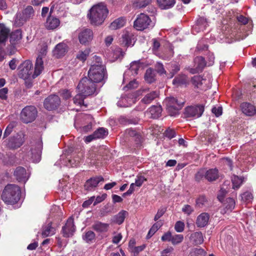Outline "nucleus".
I'll return each mask as SVG.
<instances>
[{
  "mask_svg": "<svg viewBox=\"0 0 256 256\" xmlns=\"http://www.w3.org/2000/svg\"><path fill=\"white\" fill-rule=\"evenodd\" d=\"M108 10L103 2L94 6L89 10L88 16L90 22L94 25L101 24L108 14Z\"/></svg>",
  "mask_w": 256,
  "mask_h": 256,
  "instance_id": "f257e3e1",
  "label": "nucleus"
},
{
  "mask_svg": "<svg viewBox=\"0 0 256 256\" xmlns=\"http://www.w3.org/2000/svg\"><path fill=\"white\" fill-rule=\"evenodd\" d=\"M21 194L20 188L14 184H8L4 188L1 198L7 204H14L18 202Z\"/></svg>",
  "mask_w": 256,
  "mask_h": 256,
  "instance_id": "f03ea898",
  "label": "nucleus"
},
{
  "mask_svg": "<svg viewBox=\"0 0 256 256\" xmlns=\"http://www.w3.org/2000/svg\"><path fill=\"white\" fill-rule=\"evenodd\" d=\"M93 118L90 114H80L76 116L74 121L75 128L82 133H86L92 130Z\"/></svg>",
  "mask_w": 256,
  "mask_h": 256,
  "instance_id": "7ed1b4c3",
  "label": "nucleus"
},
{
  "mask_svg": "<svg viewBox=\"0 0 256 256\" xmlns=\"http://www.w3.org/2000/svg\"><path fill=\"white\" fill-rule=\"evenodd\" d=\"M220 176L219 171L216 168H212L207 170L202 168L195 175V178L197 181H200L203 178L209 182L216 180Z\"/></svg>",
  "mask_w": 256,
  "mask_h": 256,
  "instance_id": "20e7f679",
  "label": "nucleus"
},
{
  "mask_svg": "<svg viewBox=\"0 0 256 256\" xmlns=\"http://www.w3.org/2000/svg\"><path fill=\"white\" fill-rule=\"evenodd\" d=\"M106 68L104 66L101 64L92 65L88 73L90 80L95 83L101 82L104 80Z\"/></svg>",
  "mask_w": 256,
  "mask_h": 256,
  "instance_id": "39448f33",
  "label": "nucleus"
},
{
  "mask_svg": "<svg viewBox=\"0 0 256 256\" xmlns=\"http://www.w3.org/2000/svg\"><path fill=\"white\" fill-rule=\"evenodd\" d=\"M164 104L166 106V110L170 116H176L179 114V110L183 106L184 102H178L174 97L166 98Z\"/></svg>",
  "mask_w": 256,
  "mask_h": 256,
  "instance_id": "423d86ee",
  "label": "nucleus"
},
{
  "mask_svg": "<svg viewBox=\"0 0 256 256\" xmlns=\"http://www.w3.org/2000/svg\"><path fill=\"white\" fill-rule=\"evenodd\" d=\"M77 88L78 92L88 96L94 94L96 90V83L87 78H84L80 80Z\"/></svg>",
  "mask_w": 256,
  "mask_h": 256,
  "instance_id": "0eeeda50",
  "label": "nucleus"
},
{
  "mask_svg": "<svg viewBox=\"0 0 256 256\" xmlns=\"http://www.w3.org/2000/svg\"><path fill=\"white\" fill-rule=\"evenodd\" d=\"M32 64L30 60L22 62L18 66V76L24 80H32Z\"/></svg>",
  "mask_w": 256,
  "mask_h": 256,
  "instance_id": "6e6552de",
  "label": "nucleus"
},
{
  "mask_svg": "<svg viewBox=\"0 0 256 256\" xmlns=\"http://www.w3.org/2000/svg\"><path fill=\"white\" fill-rule=\"evenodd\" d=\"M150 18L146 14L141 13L134 20V26L138 30H143L144 29L152 28L154 26Z\"/></svg>",
  "mask_w": 256,
  "mask_h": 256,
  "instance_id": "1a4fd4ad",
  "label": "nucleus"
},
{
  "mask_svg": "<svg viewBox=\"0 0 256 256\" xmlns=\"http://www.w3.org/2000/svg\"><path fill=\"white\" fill-rule=\"evenodd\" d=\"M42 150V142L41 140H38L36 142H32L31 145L30 152H28V156L32 162H38L41 159V154Z\"/></svg>",
  "mask_w": 256,
  "mask_h": 256,
  "instance_id": "9d476101",
  "label": "nucleus"
},
{
  "mask_svg": "<svg viewBox=\"0 0 256 256\" xmlns=\"http://www.w3.org/2000/svg\"><path fill=\"white\" fill-rule=\"evenodd\" d=\"M37 113V110L35 106H26L21 112L20 119L24 123L31 122L36 119Z\"/></svg>",
  "mask_w": 256,
  "mask_h": 256,
  "instance_id": "9b49d317",
  "label": "nucleus"
},
{
  "mask_svg": "<svg viewBox=\"0 0 256 256\" xmlns=\"http://www.w3.org/2000/svg\"><path fill=\"white\" fill-rule=\"evenodd\" d=\"M204 110L203 104L191 106L185 108L184 114L186 118H196L200 117Z\"/></svg>",
  "mask_w": 256,
  "mask_h": 256,
  "instance_id": "f8f14e48",
  "label": "nucleus"
},
{
  "mask_svg": "<svg viewBox=\"0 0 256 256\" xmlns=\"http://www.w3.org/2000/svg\"><path fill=\"white\" fill-rule=\"evenodd\" d=\"M81 156L82 154L80 156L76 155L72 158V157L66 158L64 154H62L60 156V160L56 163V165H58L60 166H77L80 162Z\"/></svg>",
  "mask_w": 256,
  "mask_h": 256,
  "instance_id": "ddd939ff",
  "label": "nucleus"
},
{
  "mask_svg": "<svg viewBox=\"0 0 256 256\" xmlns=\"http://www.w3.org/2000/svg\"><path fill=\"white\" fill-rule=\"evenodd\" d=\"M24 140V134L20 132L16 136L10 137L6 142V145L10 149H16L22 146Z\"/></svg>",
  "mask_w": 256,
  "mask_h": 256,
  "instance_id": "4468645a",
  "label": "nucleus"
},
{
  "mask_svg": "<svg viewBox=\"0 0 256 256\" xmlns=\"http://www.w3.org/2000/svg\"><path fill=\"white\" fill-rule=\"evenodd\" d=\"M60 102V100L58 96L54 94L50 96L45 99L44 105L47 110H52L56 108L59 106Z\"/></svg>",
  "mask_w": 256,
  "mask_h": 256,
  "instance_id": "2eb2a0df",
  "label": "nucleus"
},
{
  "mask_svg": "<svg viewBox=\"0 0 256 256\" xmlns=\"http://www.w3.org/2000/svg\"><path fill=\"white\" fill-rule=\"evenodd\" d=\"M76 230L74 218L72 217L68 218L62 228L63 235L66 238L72 236Z\"/></svg>",
  "mask_w": 256,
  "mask_h": 256,
  "instance_id": "dca6fc26",
  "label": "nucleus"
},
{
  "mask_svg": "<svg viewBox=\"0 0 256 256\" xmlns=\"http://www.w3.org/2000/svg\"><path fill=\"white\" fill-rule=\"evenodd\" d=\"M194 62L195 68H191L190 70V72L192 74L201 72L206 66L204 58L202 56L196 57L194 59Z\"/></svg>",
  "mask_w": 256,
  "mask_h": 256,
  "instance_id": "f3484780",
  "label": "nucleus"
},
{
  "mask_svg": "<svg viewBox=\"0 0 256 256\" xmlns=\"http://www.w3.org/2000/svg\"><path fill=\"white\" fill-rule=\"evenodd\" d=\"M240 108L242 112L246 116H252L256 114V106L250 102L242 103Z\"/></svg>",
  "mask_w": 256,
  "mask_h": 256,
  "instance_id": "a211bd4d",
  "label": "nucleus"
},
{
  "mask_svg": "<svg viewBox=\"0 0 256 256\" xmlns=\"http://www.w3.org/2000/svg\"><path fill=\"white\" fill-rule=\"evenodd\" d=\"M140 67V61H134L130 63V68L124 74V81L128 79L130 75L134 76L138 74V70Z\"/></svg>",
  "mask_w": 256,
  "mask_h": 256,
  "instance_id": "6ab92c4d",
  "label": "nucleus"
},
{
  "mask_svg": "<svg viewBox=\"0 0 256 256\" xmlns=\"http://www.w3.org/2000/svg\"><path fill=\"white\" fill-rule=\"evenodd\" d=\"M60 20L56 17L50 15L48 16L44 26L47 30H54L57 28L60 25Z\"/></svg>",
  "mask_w": 256,
  "mask_h": 256,
  "instance_id": "aec40b11",
  "label": "nucleus"
},
{
  "mask_svg": "<svg viewBox=\"0 0 256 256\" xmlns=\"http://www.w3.org/2000/svg\"><path fill=\"white\" fill-rule=\"evenodd\" d=\"M208 26L207 20L203 17L198 18L196 24L193 26L192 32L194 34L198 33L201 31L204 30Z\"/></svg>",
  "mask_w": 256,
  "mask_h": 256,
  "instance_id": "412c9836",
  "label": "nucleus"
},
{
  "mask_svg": "<svg viewBox=\"0 0 256 256\" xmlns=\"http://www.w3.org/2000/svg\"><path fill=\"white\" fill-rule=\"evenodd\" d=\"M93 38V32L90 29L83 30L78 34V39L82 44H86L90 42Z\"/></svg>",
  "mask_w": 256,
  "mask_h": 256,
  "instance_id": "4be33fe9",
  "label": "nucleus"
},
{
  "mask_svg": "<svg viewBox=\"0 0 256 256\" xmlns=\"http://www.w3.org/2000/svg\"><path fill=\"white\" fill-rule=\"evenodd\" d=\"M14 176L19 182H26L29 178V175L26 173V169L22 166L16 168L14 172Z\"/></svg>",
  "mask_w": 256,
  "mask_h": 256,
  "instance_id": "5701e85b",
  "label": "nucleus"
},
{
  "mask_svg": "<svg viewBox=\"0 0 256 256\" xmlns=\"http://www.w3.org/2000/svg\"><path fill=\"white\" fill-rule=\"evenodd\" d=\"M134 103V99L132 94L122 96L117 102L119 107H128Z\"/></svg>",
  "mask_w": 256,
  "mask_h": 256,
  "instance_id": "b1692460",
  "label": "nucleus"
},
{
  "mask_svg": "<svg viewBox=\"0 0 256 256\" xmlns=\"http://www.w3.org/2000/svg\"><path fill=\"white\" fill-rule=\"evenodd\" d=\"M104 179L102 176L90 178L84 184L85 188L86 190H91L96 187L100 182L104 181Z\"/></svg>",
  "mask_w": 256,
  "mask_h": 256,
  "instance_id": "393cba45",
  "label": "nucleus"
},
{
  "mask_svg": "<svg viewBox=\"0 0 256 256\" xmlns=\"http://www.w3.org/2000/svg\"><path fill=\"white\" fill-rule=\"evenodd\" d=\"M222 202L224 208L222 210L221 212L223 214L231 212L235 207L236 202L232 198H226Z\"/></svg>",
  "mask_w": 256,
  "mask_h": 256,
  "instance_id": "a878e982",
  "label": "nucleus"
},
{
  "mask_svg": "<svg viewBox=\"0 0 256 256\" xmlns=\"http://www.w3.org/2000/svg\"><path fill=\"white\" fill-rule=\"evenodd\" d=\"M44 68V62L42 57L39 55L37 58L34 66V70L33 73V78L38 76L43 71Z\"/></svg>",
  "mask_w": 256,
  "mask_h": 256,
  "instance_id": "bb28decb",
  "label": "nucleus"
},
{
  "mask_svg": "<svg viewBox=\"0 0 256 256\" xmlns=\"http://www.w3.org/2000/svg\"><path fill=\"white\" fill-rule=\"evenodd\" d=\"M67 50V46L66 44L61 42L58 44L53 50L54 56L56 58H60L64 56Z\"/></svg>",
  "mask_w": 256,
  "mask_h": 256,
  "instance_id": "cd10ccee",
  "label": "nucleus"
},
{
  "mask_svg": "<svg viewBox=\"0 0 256 256\" xmlns=\"http://www.w3.org/2000/svg\"><path fill=\"white\" fill-rule=\"evenodd\" d=\"M208 214L206 212H203L198 216L196 224L198 227L203 228L208 224Z\"/></svg>",
  "mask_w": 256,
  "mask_h": 256,
  "instance_id": "c85d7f7f",
  "label": "nucleus"
},
{
  "mask_svg": "<svg viewBox=\"0 0 256 256\" xmlns=\"http://www.w3.org/2000/svg\"><path fill=\"white\" fill-rule=\"evenodd\" d=\"M10 30L3 24H0V44L4 42L10 34Z\"/></svg>",
  "mask_w": 256,
  "mask_h": 256,
  "instance_id": "c756f323",
  "label": "nucleus"
},
{
  "mask_svg": "<svg viewBox=\"0 0 256 256\" xmlns=\"http://www.w3.org/2000/svg\"><path fill=\"white\" fill-rule=\"evenodd\" d=\"M159 7L162 10H168L172 8L176 4L175 0H157Z\"/></svg>",
  "mask_w": 256,
  "mask_h": 256,
  "instance_id": "7c9ffc66",
  "label": "nucleus"
},
{
  "mask_svg": "<svg viewBox=\"0 0 256 256\" xmlns=\"http://www.w3.org/2000/svg\"><path fill=\"white\" fill-rule=\"evenodd\" d=\"M22 38V32L20 30H17L10 34V42L12 45L18 43Z\"/></svg>",
  "mask_w": 256,
  "mask_h": 256,
  "instance_id": "2f4dec72",
  "label": "nucleus"
},
{
  "mask_svg": "<svg viewBox=\"0 0 256 256\" xmlns=\"http://www.w3.org/2000/svg\"><path fill=\"white\" fill-rule=\"evenodd\" d=\"M162 112V108L160 106H152L149 108L148 113L150 118H158Z\"/></svg>",
  "mask_w": 256,
  "mask_h": 256,
  "instance_id": "473e14b6",
  "label": "nucleus"
},
{
  "mask_svg": "<svg viewBox=\"0 0 256 256\" xmlns=\"http://www.w3.org/2000/svg\"><path fill=\"white\" fill-rule=\"evenodd\" d=\"M92 228L97 232H106L109 228V224L100 222H96L92 225Z\"/></svg>",
  "mask_w": 256,
  "mask_h": 256,
  "instance_id": "72a5a7b5",
  "label": "nucleus"
},
{
  "mask_svg": "<svg viewBox=\"0 0 256 256\" xmlns=\"http://www.w3.org/2000/svg\"><path fill=\"white\" fill-rule=\"evenodd\" d=\"M206 80L204 79L200 76H194L192 78V82L194 85L197 88H200L202 90L204 88L202 86L206 82Z\"/></svg>",
  "mask_w": 256,
  "mask_h": 256,
  "instance_id": "f704fd0d",
  "label": "nucleus"
},
{
  "mask_svg": "<svg viewBox=\"0 0 256 256\" xmlns=\"http://www.w3.org/2000/svg\"><path fill=\"white\" fill-rule=\"evenodd\" d=\"M56 230L52 226V223L49 222L42 228V235L43 237H47L54 235Z\"/></svg>",
  "mask_w": 256,
  "mask_h": 256,
  "instance_id": "c9c22d12",
  "label": "nucleus"
},
{
  "mask_svg": "<svg viewBox=\"0 0 256 256\" xmlns=\"http://www.w3.org/2000/svg\"><path fill=\"white\" fill-rule=\"evenodd\" d=\"M190 240L195 244H202L204 242V238L201 232H195L190 236Z\"/></svg>",
  "mask_w": 256,
  "mask_h": 256,
  "instance_id": "e433bc0d",
  "label": "nucleus"
},
{
  "mask_svg": "<svg viewBox=\"0 0 256 256\" xmlns=\"http://www.w3.org/2000/svg\"><path fill=\"white\" fill-rule=\"evenodd\" d=\"M126 24V19L124 18H119L114 20L110 25L112 30H116L124 26Z\"/></svg>",
  "mask_w": 256,
  "mask_h": 256,
  "instance_id": "4c0bfd02",
  "label": "nucleus"
},
{
  "mask_svg": "<svg viewBox=\"0 0 256 256\" xmlns=\"http://www.w3.org/2000/svg\"><path fill=\"white\" fill-rule=\"evenodd\" d=\"M158 93L156 91H152L148 94H146L144 98L142 99V102L145 104H149L152 102V101L158 97Z\"/></svg>",
  "mask_w": 256,
  "mask_h": 256,
  "instance_id": "58836bf2",
  "label": "nucleus"
},
{
  "mask_svg": "<svg viewBox=\"0 0 256 256\" xmlns=\"http://www.w3.org/2000/svg\"><path fill=\"white\" fill-rule=\"evenodd\" d=\"M127 214L126 211L124 210H121L114 216V222L118 224H122L124 222Z\"/></svg>",
  "mask_w": 256,
  "mask_h": 256,
  "instance_id": "ea45409f",
  "label": "nucleus"
},
{
  "mask_svg": "<svg viewBox=\"0 0 256 256\" xmlns=\"http://www.w3.org/2000/svg\"><path fill=\"white\" fill-rule=\"evenodd\" d=\"M186 78L185 75H179L176 76L172 81L173 84L178 86L186 85Z\"/></svg>",
  "mask_w": 256,
  "mask_h": 256,
  "instance_id": "a19ab883",
  "label": "nucleus"
},
{
  "mask_svg": "<svg viewBox=\"0 0 256 256\" xmlns=\"http://www.w3.org/2000/svg\"><path fill=\"white\" fill-rule=\"evenodd\" d=\"M28 20L22 14L21 12H18L16 14L15 16L14 24L17 26H22Z\"/></svg>",
  "mask_w": 256,
  "mask_h": 256,
  "instance_id": "79ce46f5",
  "label": "nucleus"
},
{
  "mask_svg": "<svg viewBox=\"0 0 256 256\" xmlns=\"http://www.w3.org/2000/svg\"><path fill=\"white\" fill-rule=\"evenodd\" d=\"M108 134V130L104 128H100L94 132L96 139L104 138Z\"/></svg>",
  "mask_w": 256,
  "mask_h": 256,
  "instance_id": "37998d69",
  "label": "nucleus"
},
{
  "mask_svg": "<svg viewBox=\"0 0 256 256\" xmlns=\"http://www.w3.org/2000/svg\"><path fill=\"white\" fill-rule=\"evenodd\" d=\"M132 37V35L128 32H126L122 34V42L127 46L134 45Z\"/></svg>",
  "mask_w": 256,
  "mask_h": 256,
  "instance_id": "c03bdc74",
  "label": "nucleus"
},
{
  "mask_svg": "<svg viewBox=\"0 0 256 256\" xmlns=\"http://www.w3.org/2000/svg\"><path fill=\"white\" fill-rule=\"evenodd\" d=\"M87 96H88L84 95V94L79 92V93L74 97L73 99L74 102L76 104L80 106L84 105V100Z\"/></svg>",
  "mask_w": 256,
  "mask_h": 256,
  "instance_id": "a18cd8bd",
  "label": "nucleus"
},
{
  "mask_svg": "<svg viewBox=\"0 0 256 256\" xmlns=\"http://www.w3.org/2000/svg\"><path fill=\"white\" fill-rule=\"evenodd\" d=\"M240 196L241 200L246 203L251 202L254 198L252 193L250 191L244 192L240 195Z\"/></svg>",
  "mask_w": 256,
  "mask_h": 256,
  "instance_id": "49530a36",
  "label": "nucleus"
},
{
  "mask_svg": "<svg viewBox=\"0 0 256 256\" xmlns=\"http://www.w3.org/2000/svg\"><path fill=\"white\" fill-rule=\"evenodd\" d=\"M232 188L235 189L238 188L240 187V185L243 182L244 180L242 178L234 175L232 177Z\"/></svg>",
  "mask_w": 256,
  "mask_h": 256,
  "instance_id": "de8ad7c7",
  "label": "nucleus"
},
{
  "mask_svg": "<svg viewBox=\"0 0 256 256\" xmlns=\"http://www.w3.org/2000/svg\"><path fill=\"white\" fill-rule=\"evenodd\" d=\"M21 12L28 20L32 18L34 14V10L32 6H28Z\"/></svg>",
  "mask_w": 256,
  "mask_h": 256,
  "instance_id": "09e8293b",
  "label": "nucleus"
},
{
  "mask_svg": "<svg viewBox=\"0 0 256 256\" xmlns=\"http://www.w3.org/2000/svg\"><path fill=\"white\" fill-rule=\"evenodd\" d=\"M162 224L157 222L153 224L152 228L148 231V232L147 234V238H149L152 237L156 232L161 227Z\"/></svg>",
  "mask_w": 256,
  "mask_h": 256,
  "instance_id": "8fccbe9b",
  "label": "nucleus"
},
{
  "mask_svg": "<svg viewBox=\"0 0 256 256\" xmlns=\"http://www.w3.org/2000/svg\"><path fill=\"white\" fill-rule=\"evenodd\" d=\"M144 78L148 83H152L154 80V74L151 68H149L146 70Z\"/></svg>",
  "mask_w": 256,
  "mask_h": 256,
  "instance_id": "3c124183",
  "label": "nucleus"
},
{
  "mask_svg": "<svg viewBox=\"0 0 256 256\" xmlns=\"http://www.w3.org/2000/svg\"><path fill=\"white\" fill-rule=\"evenodd\" d=\"M90 52V50L89 49H86L84 51H80L77 54L76 58L81 61L84 62L86 60Z\"/></svg>",
  "mask_w": 256,
  "mask_h": 256,
  "instance_id": "603ef678",
  "label": "nucleus"
},
{
  "mask_svg": "<svg viewBox=\"0 0 256 256\" xmlns=\"http://www.w3.org/2000/svg\"><path fill=\"white\" fill-rule=\"evenodd\" d=\"M184 240V236L181 234H176L172 236V244L177 245L181 243Z\"/></svg>",
  "mask_w": 256,
  "mask_h": 256,
  "instance_id": "864d4df0",
  "label": "nucleus"
},
{
  "mask_svg": "<svg viewBox=\"0 0 256 256\" xmlns=\"http://www.w3.org/2000/svg\"><path fill=\"white\" fill-rule=\"evenodd\" d=\"M96 234L92 230H89L85 233L83 236V239L87 242H89L94 240L95 238Z\"/></svg>",
  "mask_w": 256,
  "mask_h": 256,
  "instance_id": "5fc2aeb1",
  "label": "nucleus"
},
{
  "mask_svg": "<svg viewBox=\"0 0 256 256\" xmlns=\"http://www.w3.org/2000/svg\"><path fill=\"white\" fill-rule=\"evenodd\" d=\"M206 252L201 248L193 249L190 253V256H206Z\"/></svg>",
  "mask_w": 256,
  "mask_h": 256,
  "instance_id": "6e6d98bb",
  "label": "nucleus"
},
{
  "mask_svg": "<svg viewBox=\"0 0 256 256\" xmlns=\"http://www.w3.org/2000/svg\"><path fill=\"white\" fill-rule=\"evenodd\" d=\"M185 224L184 222L179 220L176 222L174 230L178 232H182L184 230Z\"/></svg>",
  "mask_w": 256,
  "mask_h": 256,
  "instance_id": "4d7b16f0",
  "label": "nucleus"
},
{
  "mask_svg": "<svg viewBox=\"0 0 256 256\" xmlns=\"http://www.w3.org/2000/svg\"><path fill=\"white\" fill-rule=\"evenodd\" d=\"M180 70V66L178 64H174L170 65V78H172Z\"/></svg>",
  "mask_w": 256,
  "mask_h": 256,
  "instance_id": "13d9d810",
  "label": "nucleus"
},
{
  "mask_svg": "<svg viewBox=\"0 0 256 256\" xmlns=\"http://www.w3.org/2000/svg\"><path fill=\"white\" fill-rule=\"evenodd\" d=\"M146 180V179L144 176H137L135 180L134 186H136L138 187H140L142 186V184Z\"/></svg>",
  "mask_w": 256,
  "mask_h": 256,
  "instance_id": "bf43d9fd",
  "label": "nucleus"
},
{
  "mask_svg": "<svg viewBox=\"0 0 256 256\" xmlns=\"http://www.w3.org/2000/svg\"><path fill=\"white\" fill-rule=\"evenodd\" d=\"M166 208L164 207L160 208L156 216L154 218V220L155 221H157L159 218H160L166 212Z\"/></svg>",
  "mask_w": 256,
  "mask_h": 256,
  "instance_id": "052dcab7",
  "label": "nucleus"
},
{
  "mask_svg": "<svg viewBox=\"0 0 256 256\" xmlns=\"http://www.w3.org/2000/svg\"><path fill=\"white\" fill-rule=\"evenodd\" d=\"M172 235L170 232L168 231L165 232L161 238L162 242H172Z\"/></svg>",
  "mask_w": 256,
  "mask_h": 256,
  "instance_id": "680f3d73",
  "label": "nucleus"
},
{
  "mask_svg": "<svg viewBox=\"0 0 256 256\" xmlns=\"http://www.w3.org/2000/svg\"><path fill=\"white\" fill-rule=\"evenodd\" d=\"M156 68L158 72L160 74H166V71L164 68L161 62H156Z\"/></svg>",
  "mask_w": 256,
  "mask_h": 256,
  "instance_id": "e2e57ef3",
  "label": "nucleus"
},
{
  "mask_svg": "<svg viewBox=\"0 0 256 256\" xmlns=\"http://www.w3.org/2000/svg\"><path fill=\"white\" fill-rule=\"evenodd\" d=\"M14 128V124H13V123L10 124L7 126V127L6 128V129L4 130V138H6L8 136H9L12 132Z\"/></svg>",
  "mask_w": 256,
  "mask_h": 256,
  "instance_id": "0e129e2a",
  "label": "nucleus"
},
{
  "mask_svg": "<svg viewBox=\"0 0 256 256\" xmlns=\"http://www.w3.org/2000/svg\"><path fill=\"white\" fill-rule=\"evenodd\" d=\"M60 93V96L65 100H68L72 96L70 92L67 90H62Z\"/></svg>",
  "mask_w": 256,
  "mask_h": 256,
  "instance_id": "69168bd1",
  "label": "nucleus"
},
{
  "mask_svg": "<svg viewBox=\"0 0 256 256\" xmlns=\"http://www.w3.org/2000/svg\"><path fill=\"white\" fill-rule=\"evenodd\" d=\"M182 211L187 215H190L194 212V208L190 205L186 204L182 208Z\"/></svg>",
  "mask_w": 256,
  "mask_h": 256,
  "instance_id": "338daca9",
  "label": "nucleus"
},
{
  "mask_svg": "<svg viewBox=\"0 0 256 256\" xmlns=\"http://www.w3.org/2000/svg\"><path fill=\"white\" fill-rule=\"evenodd\" d=\"M206 202V198L205 196H200L196 200V204L199 207H202Z\"/></svg>",
  "mask_w": 256,
  "mask_h": 256,
  "instance_id": "774afa93",
  "label": "nucleus"
}]
</instances>
